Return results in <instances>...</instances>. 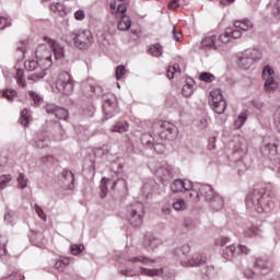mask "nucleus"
<instances>
[{
  "label": "nucleus",
  "instance_id": "c9c22d12",
  "mask_svg": "<svg viewBox=\"0 0 280 280\" xmlns=\"http://www.w3.org/2000/svg\"><path fill=\"white\" fill-rule=\"evenodd\" d=\"M70 261H71V258H63V259L57 260L55 264L56 270H58V272H65Z\"/></svg>",
  "mask_w": 280,
  "mask_h": 280
},
{
  "label": "nucleus",
  "instance_id": "2eb2a0df",
  "mask_svg": "<svg viewBox=\"0 0 280 280\" xmlns=\"http://www.w3.org/2000/svg\"><path fill=\"white\" fill-rule=\"evenodd\" d=\"M115 108H117V103L115 102V95L105 94L103 95V110L106 119L115 116Z\"/></svg>",
  "mask_w": 280,
  "mask_h": 280
},
{
  "label": "nucleus",
  "instance_id": "338daca9",
  "mask_svg": "<svg viewBox=\"0 0 280 280\" xmlns=\"http://www.w3.org/2000/svg\"><path fill=\"white\" fill-rule=\"evenodd\" d=\"M18 51L21 54L22 58H25V43H21L20 46H18Z\"/></svg>",
  "mask_w": 280,
  "mask_h": 280
},
{
  "label": "nucleus",
  "instance_id": "4468645a",
  "mask_svg": "<svg viewBox=\"0 0 280 280\" xmlns=\"http://www.w3.org/2000/svg\"><path fill=\"white\" fill-rule=\"evenodd\" d=\"M159 126H160V131H159L160 139L172 140L176 138V135L178 132V129L176 128V126H174L168 121H160Z\"/></svg>",
  "mask_w": 280,
  "mask_h": 280
},
{
  "label": "nucleus",
  "instance_id": "a878e982",
  "mask_svg": "<svg viewBox=\"0 0 280 280\" xmlns=\"http://www.w3.org/2000/svg\"><path fill=\"white\" fill-rule=\"evenodd\" d=\"M279 89V82L275 78L265 79L264 90L265 93H275Z\"/></svg>",
  "mask_w": 280,
  "mask_h": 280
},
{
  "label": "nucleus",
  "instance_id": "dca6fc26",
  "mask_svg": "<svg viewBox=\"0 0 280 280\" xmlns=\"http://www.w3.org/2000/svg\"><path fill=\"white\" fill-rule=\"evenodd\" d=\"M47 115H54L57 119L67 121L69 119V112L65 107H60L54 103H47L45 105Z\"/></svg>",
  "mask_w": 280,
  "mask_h": 280
},
{
  "label": "nucleus",
  "instance_id": "e433bc0d",
  "mask_svg": "<svg viewBox=\"0 0 280 280\" xmlns=\"http://www.w3.org/2000/svg\"><path fill=\"white\" fill-rule=\"evenodd\" d=\"M180 73V66L178 63H174L173 66H170L166 71V78L168 80H174V74Z\"/></svg>",
  "mask_w": 280,
  "mask_h": 280
},
{
  "label": "nucleus",
  "instance_id": "20e7f679",
  "mask_svg": "<svg viewBox=\"0 0 280 280\" xmlns=\"http://www.w3.org/2000/svg\"><path fill=\"white\" fill-rule=\"evenodd\" d=\"M199 192L202 198L209 202L210 209L212 211H222L224 209V199L213 191V187L208 184H203L199 187Z\"/></svg>",
  "mask_w": 280,
  "mask_h": 280
},
{
  "label": "nucleus",
  "instance_id": "cd10ccee",
  "mask_svg": "<svg viewBox=\"0 0 280 280\" xmlns=\"http://www.w3.org/2000/svg\"><path fill=\"white\" fill-rule=\"evenodd\" d=\"M237 246L235 245H230V246H226L224 249H223V257L224 259H226L228 261H231V259H233L234 257H237Z\"/></svg>",
  "mask_w": 280,
  "mask_h": 280
},
{
  "label": "nucleus",
  "instance_id": "ddd939ff",
  "mask_svg": "<svg viewBox=\"0 0 280 280\" xmlns=\"http://www.w3.org/2000/svg\"><path fill=\"white\" fill-rule=\"evenodd\" d=\"M278 145L279 139H277V137H265L262 141V147L260 148V152L267 158L277 156Z\"/></svg>",
  "mask_w": 280,
  "mask_h": 280
},
{
  "label": "nucleus",
  "instance_id": "3c124183",
  "mask_svg": "<svg viewBox=\"0 0 280 280\" xmlns=\"http://www.w3.org/2000/svg\"><path fill=\"white\" fill-rule=\"evenodd\" d=\"M271 14L273 18H276L278 21H280V0H277L271 9Z\"/></svg>",
  "mask_w": 280,
  "mask_h": 280
},
{
  "label": "nucleus",
  "instance_id": "c85d7f7f",
  "mask_svg": "<svg viewBox=\"0 0 280 280\" xmlns=\"http://www.w3.org/2000/svg\"><path fill=\"white\" fill-rule=\"evenodd\" d=\"M130 126L127 121H118L112 127V132H119V135H124V132H128Z\"/></svg>",
  "mask_w": 280,
  "mask_h": 280
},
{
  "label": "nucleus",
  "instance_id": "13d9d810",
  "mask_svg": "<svg viewBox=\"0 0 280 280\" xmlns=\"http://www.w3.org/2000/svg\"><path fill=\"white\" fill-rule=\"evenodd\" d=\"M236 253L237 255H248L250 253V248L246 245H237Z\"/></svg>",
  "mask_w": 280,
  "mask_h": 280
},
{
  "label": "nucleus",
  "instance_id": "4c0bfd02",
  "mask_svg": "<svg viewBox=\"0 0 280 280\" xmlns=\"http://www.w3.org/2000/svg\"><path fill=\"white\" fill-rule=\"evenodd\" d=\"M35 145L36 148H39V149L47 148L49 145V138L44 136H38L35 139Z\"/></svg>",
  "mask_w": 280,
  "mask_h": 280
},
{
  "label": "nucleus",
  "instance_id": "ea45409f",
  "mask_svg": "<svg viewBox=\"0 0 280 280\" xmlns=\"http://www.w3.org/2000/svg\"><path fill=\"white\" fill-rule=\"evenodd\" d=\"M70 253H71V255H74V257H78V255H82V253H84V245L72 244L70 246Z\"/></svg>",
  "mask_w": 280,
  "mask_h": 280
},
{
  "label": "nucleus",
  "instance_id": "49530a36",
  "mask_svg": "<svg viewBox=\"0 0 280 280\" xmlns=\"http://www.w3.org/2000/svg\"><path fill=\"white\" fill-rule=\"evenodd\" d=\"M261 75L264 80H267V78H273L275 69L267 65L262 68Z\"/></svg>",
  "mask_w": 280,
  "mask_h": 280
},
{
  "label": "nucleus",
  "instance_id": "4d7b16f0",
  "mask_svg": "<svg viewBox=\"0 0 280 280\" xmlns=\"http://www.w3.org/2000/svg\"><path fill=\"white\" fill-rule=\"evenodd\" d=\"M126 75V67L125 66H117L116 68V80H121Z\"/></svg>",
  "mask_w": 280,
  "mask_h": 280
},
{
  "label": "nucleus",
  "instance_id": "7c9ffc66",
  "mask_svg": "<svg viewBox=\"0 0 280 280\" xmlns=\"http://www.w3.org/2000/svg\"><path fill=\"white\" fill-rule=\"evenodd\" d=\"M244 235L245 237H259L261 235V229L252 225L245 230Z\"/></svg>",
  "mask_w": 280,
  "mask_h": 280
},
{
  "label": "nucleus",
  "instance_id": "603ef678",
  "mask_svg": "<svg viewBox=\"0 0 280 280\" xmlns=\"http://www.w3.org/2000/svg\"><path fill=\"white\" fill-rule=\"evenodd\" d=\"M35 213H37L38 218L43 220L44 222H47V214L45 213V210L38 206V203L34 205Z\"/></svg>",
  "mask_w": 280,
  "mask_h": 280
},
{
  "label": "nucleus",
  "instance_id": "79ce46f5",
  "mask_svg": "<svg viewBox=\"0 0 280 280\" xmlns=\"http://www.w3.org/2000/svg\"><path fill=\"white\" fill-rule=\"evenodd\" d=\"M173 209H175V211H185L187 209L185 199H176L173 203Z\"/></svg>",
  "mask_w": 280,
  "mask_h": 280
},
{
  "label": "nucleus",
  "instance_id": "473e14b6",
  "mask_svg": "<svg viewBox=\"0 0 280 280\" xmlns=\"http://www.w3.org/2000/svg\"><path fill=\"white\" fill-rule=\"evenodd\" d=\"M194 81L187 82L182 88V95L184 97H191L194 95Z\"/></svg>",
  "mask_w": 280,
  "mask_h": 280
},
{
  "label": "nucleus",
  "instance_id": "8fccbe9b",
  "mask_svg": "<svg viewBox=\"0 0 280 280\" xmlns=\"http://www.w3.org/2000/svg\"><path fill=\"white\" fill-rule=\"evenodd\" d=\"M199 80H201V82H213V80H215V75H213L210 72H201L199 74Z\"/></svg>",
  "mask_w": 280,
  "mask_h": 280
},
{
  "label": "nucleus",
  "instance_id": "72a5a7b5",
  "mask_svg": "<svg viewBox=\"0 0 280 280\" xmlns=\"http://www.w3.org/2000/svg\"><path fill=\"white\" fill-rule=\"evenodd\" d=\"M149 54L155 58H161L163 56V46L161 44H155L149 47Z\"/></svg>",
  "mask_w": 280,
  "mask_h": 280
},
{
  "label": "nucleus",
  "instance_id": "f3484780",
  "mask_svg": "<svg viewBox=\"0 0 280 280\" xmlns=\"http://www.w3.org/2000/svg\"><path fill=\"white\" fill-rule=\"evenodd\" d=\"M207 264V256L201 253H196L187 260H182L184 268H196L198 266H205Z\"/></svg>",
  "mask_w": 280,
  "mask_h": 280
},
{
  "label": "nucleus",
  "instance_id": "39448f33",
  "mask_svg": "<svg viewBox=\"0 0 280 280\" xmlns=\"http://www.w3.org/2000/svg\"><path fill=\"white\" fill-rule=\"evenodd\" d=\"M145 209L141 202H133L127 206L126 218L131 226L139 229L143 224Z\"/></svg>",
  "mask_w": 280,
  "mask_h": 280
},
{
  "label": "nucleus",
  "instance_id": "c756f323",
  "mask_svg": "<svg viewBox=\"0 0 280 280\" xmlns=\"http://www.w3.org/2000/svg\"><path fill=\"white\" fill-rule=\"evenodd\" d=\"M50 10L51 12H55V14H59V16H65L67 14V7L60 2L51 3Z\"/></svg>",
  "mask_w": 280,
  "mask_h": 280
},
{
  "label": "nucleus",
  "instance_id": "58836bf2",
  "mask_svg": "<svg viewBox=\"0 0 280 280\" xmlns=\"http://www.w3.org/2000/svg\"><path fill=\"white\" fill-rule=\"evenodd\" d=\"M28 95H30L31 100H33L34 106L38 107L43 104L44 100H43V96H40V94H38L34 91H30Z\"/></svg>",
  "mask_w": 280,
  "mask_h": 280
},
{
  "label": "nucleus",
  "instance_id": "1a4fd4ad",
  "mask_svg": "<svg viewBox=\"0 0 280 280\" xmlns=\"http://www.w3.org/2000/svg\"><path fill=\"white\" fill-rule=\"evenodd\" d=\"M112 10H117L116 11V16L117 19H120L118 22V30L120 32H128L130 30V26L132 25V21L130 20L129 16H126L127 8L125 3H112L110 4Z\"/></svg>",
  "mask_w": 280,
  "mask_h": 280
},
{
  "label": "nucleus",
  "instance_id": "864d4df0",
  "mask_svg": "<svg viewBox=\"0 0 280 280\" xmlns=\"http://www.w3.org/2000/svg\"><path fill=\"white\" fill-rule=\"evenodd\" d=\"M2 97L8 100L9 102L14 101V97H16V91L14 90H5L2 92Z\"/></svg>",
  "mask_w": 280,
  "mask_h": 280
},
{
  "label": "nucleus",
  "instance_id": "052dcab7",
  "mask_svg": "<svg viewBox=\"0 0 280 280\" xmlns=\"http://www.w3.org/2000/svg\"><path fill=\"white\" fill-rule=\"evenodd\" d=\"M74 19L77 21H84V19H86V13H84V10H78L74 12Z\"/></svg>",
  "mask_w": 280,
  "mask_h": 280
},
{
  "label": "nucleus",
  "instance_id": "5701e85b",
  "mask_svg": "<svg viewBox=\"0 0 280 280\" xmlns=\"http://www.w3.org/2000/svg\"><path fill=\"white\" fill-rule=\"evenodd\" d=\"M191 247L189 245H182L176 247L173 252V255L177 257L179 260L180 266H183V261H187V256L189 255Z\"/></svg>",
  "mask_w": 280,
  "mask_h": 280
},
{
  "label": "nucleus",
  "instance_id": "bb28decb",
  "mask_svg": "<svg viewBox=\"0 0 280 280\" xmlns=\"http://www.w3.org/2000/svg\"><path fill=\"white\" fill-rule=\"evenodd\" d=\"M254 266L257 270H270L272 262L268 258H257Z\"/></svg>",
  "mask_w": 280,
  "mask_h": 280
},
{
  "label": "nucleus",
  "instance_id": "9d476101",
  "mask_svg": "<svg viewBox=\"0 0 280 280\" xmlns=\"http://www.w3.org/2000/svg\"><path fill=\"white\" fill-rule=\"evenodd\" d=\"M141 143L144 148L149 150H154L158 154H163L165 152V143H163V138L161 140L156 139L151 133H143L141 136Z\"/></svg>",
  "mask_w": 280,
  "mask_h": 280
},
{
  "label": "nucleus",
  "instance_id": "a19ab883",
  "mask_svg": "<svg viewBox=\"0 0 280 280\" xmlns=\"http://www.w3.org/2000/svg\"><path fill=\"white\" fill-rule=\"evenodd\" d=\"M8 236L2 235L0 236V256L8 255Z\"/></svg>",
  "mask_w": 280,
  "mask_h": 280
},
{
  "label": "nucleus",
  "instance_id": "4be33fe9",
  "mask_svg": "<svg viewBox=\"0 0 280 280\" xmlns=\"http://www.w3.org/2000/svg\"><path fill=\"white\" fill-rule=\"evenodd\" d=\"M191 189V182L189 180H183V179H175L172 184H171V191H173V194H180V191H186Z\"/></svg>",
  "mask_w": 280,
  "mask_h": 280
},
{
  "label": "nucleus",
  "instance_id": "a18cd8bd",
  "mask_svg": "<svg viewBox=\"0 0 280 280\" xmlns=\"http://www.w3.org/2000/svg\"><path fill=\"white\" fill-rule=\"evenodd\" d=\"M30 117H32V115H30V110L27 108H24L22 110V114H21V124H22V126H24V127L28 126Z\"/></svg>",
  "mask_w": 280,
  "mask_h": 280
},
{
  "label": "nucleus",
  "instance_id": "37998d69",
  "mask_svg": "<svg viewBox=\"0 0 280 280\" xmlns=\"http://www.w3.org/2000/svg\"><path fill=\"white\" fill-rule=\"evenodd\" d=\"M61 178H63L66 183H70V185H73V182L75 180L73 173L68 170L61 172Z\"/></svg>",
  "mask_w": 280,
  "mask_h": 280
},
{
  "label": "nucleus",
  "instance_id": "69168bd1",
  "mask_svg": "<svg viewBox=\"0 0 280 280\" xmlns=\"http://www.w3.org/2000/svg\"><path fill=\"white\" fill-rule=\"evenodd\" d=\"M244 275H245L246 279H253V277H255L256 272L253 271L252 269H246L244 271Z\"/></svg>",
  "mask_w": 280,
  "mask_h": 280
},
{
  "label": "nucleus",
  "instance_id": "e2e57ef3",
  "mask_svg": "<svg viewBox=\"0 0 280 280\" xmlns=\"http://www.w3.org/2000/svg\"><path fill=\"white\" fill-rule=\"evenodd\" d=\"M4 222L7 224H12V222H14V214H12V212H8L4 214Z\"/></svg>",
  "mask_w": 280,
  "mask_h": 280
},
{
  "label": "nucleus",
  "instance_id": "f704fd0d",
  "mask_svg": "<svg viewBox=\"0 0 280 280\" xmlns=\"http://www.w3.org/2000/svg\"><path fill=\"white\" fill-rule=\"evenodd\" d=\"M186 191V198H189V200H192L194 202H198L200 200V190L194 189V185L191 184V188Z\"/></svg>",
  "mask_w": 280,
  "mask_h": 280
},
{
  "label": "nucleus",
  "instance_id": "393cba45",
  "mask_svg": "<svg viewBox=\"0 0 280 280\" xmlns=\"http://www.w3.org/2000/svg\"><path fill=\"white\" fill-rule=\"evenodd\" d=\"M244 154H246V148L236 147L233 153L229 156V160L232 163H237V165H243L242 159H244Z\"/></svg>",
  "mask_w": 280,
  "mask_h": 280
},
{
  "label": "nucleus",
  "instance_id": "bf43d9fd",
  "mask_svg": "<svg viewBox=\"0 0 280 280\" xmlns=\"http://www.w3.org/2000/svg\"><path fill=\"white\" fill-rule=\"evenodd\" d=\"M12 23L4 16H0V30H5V27H10Z\"/></svg>",
  "mask_w": 280,
  "mask_h": 280
},
{
  "label": "nucleus",
  "instance_id": "b1692460",
  "mask_svg": "<svg viewBox=\"0 0 280 280\" xmlns=\"http://www.w3.org/2000/svg\"><path fill=\"white\" fill-rule=\"evenodd\" d=\"M215 40H218V37L215 35L207 36L205 39L201 40L200 49H202L203 51H215V49H218Z\"/></svg>",
  "mask_w": 280,
  "mask_h": 280
},
{
  "label": "nucleus",
  "instance_id": "7ed1b4c3",
  "mask_svg": "<svg viewBox=\"0 0 280 280\" xmlns=\"http://www.w3.org/2000/svg\"><path fill=\"white\" fill-rule=\"evenodd\" d=\"M253 30V22L250 20H240L233 26L225 28L224 33L219 36L220 43L226 45L233 39L242 38V32Z\"/></svg>",
  "mask_w": 280,
  "mask_h": 280
},
{
  "label": "nucleus",
  "instance_id": "0eeeda50",
  "mask_svg": "<svg viewBox=\"0 0 280 280\" xmlns=\"http://www.w3.org/2000/svg\"><path fill=\"white\" fill-rule=\"evenodd\" d=\"M261 59V51L256 48H248L245 49L243 52L238 55V67L240 69H244L245 71H248L249 67H253V62L255 60Z\"/></svg>",
  "mask_w": 280,
  "mask_h": 280
},
{
  "label": "nucleus",
  "instance_id": "423d86ee",
  "mask_svg": "<svg viewBox=\"0 0 280 280\" xmlns=\"http://www.w3.org/2000/svg\"><path fill=\"white\" fill-rule=\"evenodd\" d=\"M74 47L77 49H89L93 45V34L89 30H78L70 33Z\"/></svg>",
  "mask_w": 280,
  "mask_h": 280
},
{
  "label": "nucleus",
  "instance_id": "0e129e2a",
  "mask_svg": "<svg viewBox=\"0 0 280 280\" xmlns=\"http://www.w3.org/2000/svg\"><path fill=\"white\" fill-rule=\"evenodd\" d=\"M108 153V150L104 149V148H96L94 150V154L96 156H104V154H107Z\"/></svg>",
  "mask_w": 280,
  "mask_h": 280
},
{
  "label": "nucleus",
  "instance_id": "a211bd4d",
  "mask_svg": "<svg viewBox=\"0 0 280 280\" xmlns=\"http://www.w3.org/2000/svg\"><path fill=\"white\" fill-rule=\"evenodd\" d=\"M140 273L144 275L147 277H161V275H164L167 279H174L176 277V273L174 270H165L162 269H148V268H140Z\"/></svg>",
  "mask_w": 280,
  "mask_h": 280
},
{
  "label": "nucleus",
  "instance_id": "6e6d98bb",
  "mask_svg": "<svg viewBox=\"0 0 280 280\" xmlns=\"http://www.w3.org/2000/svg\"><path fill=\"white\" fill-rule=\"evenodd\" d=\"M18 184L20 185V189H25V187H27V178H25V174H19Z\"/></svg>",
  "mask_w": 280,
  "mask_h": 280
},
{
  "label": "nucleus",
  "instance_id": "6ab92c4d",
  "mask_svg": "<svg viewBox=\"0 0 280 280\" xmlns=\"http://www.w3.org/2000/svg\"><path fill=\"white\" fill-rule=\"evenodd\" d=\"M163 242L161 238L154 236L153 234H147L144 235L143 240V246L148 253H154L156 250V247L161 246Z\"/></svg>",
  "mask_w": 280,
  "mask_h": 280
},
{
  "label": "nucleus",
  "instance_id": "6e6552de",
  "mask_svg": "<svg viewBox=\"0 0 280 280\" xmlns=\"http://www.w3.org/2000/svg\"><path fill=\"white\" fill-rule=\"evenodd\" d=\"M74 86L75 81L69 72L62 71L59 73L56 81V89L59 91V93H62V95H71V93H73Z\"/></svg>",
  "mask_w": 280,
  "mask_h": 280
},
{
  "label": "nucleus",
  "instance_id": "5fc2aeb1",
  "mask_svg": "<svg viewBox=\"0 0 280 280\" xmlns=\"http://www.w3.org/2000/svg\"><path fill=\"white\" fill-rule=\"evenodd\" d=\"M246 119H247V116H246V113H242L237 119L235 120L234 125L236 128H242V126H244V124H246Z\"/></svg>",
  "mask_w": 280,
  "mask_h": 280
},
{
  "label": "nucleus",
  "instance_id": "774afa93",
  "mask_svg": "<svg viewBox=\"0 0 280 280\" xmlns=\"http://www.w3.org/2000/svg\"><path fill=\"white\" fill-rule=\"evenodd\" d=\"M272 171L280 174V160H275V165L272 166Z\"/></svg>",
  "mask_w": 280,
  "mask_h": 280
},
{
  "label": "nucleus",
  "instance_id": "f257e3e1",
  "mask_svg": "<svg viewBox=\"0 0 280 280\" xmlns=\"http://www.w3.org/2000/svg\"><path fill=\"white\" fill-rule=\"evenodd\" d=\"M247 209H254L257 213H270L275 209V201L266 194V189H254L246 199Z\"/></svg>",
  "mask_w": 280,
  "mask_h": 280
},
{
  "label": "nucleus",
  "instance_id": "09e8293b",
  "mask_svg": "<svg viewBox=\"0 0 280 280\" xmlns=\"http://www.w3.org/2000/svg\"><path fill=\"white\" fill-rule=\"evenodd\" d=\"M24 71L23 69H18L16 70V82L20 86H27V83L25 82V78H23Z\"/></svg>",
  "mask_w": 280,
  "mask_h": 280
},
{
  "label": "nucleus",
  "instance_id": "412c9836",
  "mask_svg": "<svg viewBox=\"0 0 280 280\" xmlns=\"http://www.w3.org/2000/svg\"><path fill=\"white\" fill-rule=\"evenodd\" d=\"M110 187L112 191H115L117 187V182L103 177L101 180V186H100V197L101 198H106L108 194V188Z\"/></svg>",
  "mask_w": 280,
  "mask_h": 280
},
{
  "label": "nucleus",
  "instance_id": "680f3d73",
  "mask_svg": "<svg viewBox=\"0 0 280 280\" xmlns=\"http://www.w3.org/2000/svg\"><path fill=\"white\" fill-rule=\"evenodd\" d=\"M180 0H171L168 3V9L170 10H178L180 8Z\"/></svg>",
  "mask_w": 280,
  "mask_h": 280
},
{
  "label": "nucleus",
  "instance_id": "de8ad7c7",
  "mask_svg": "<svg viewBox=\"0 0 280 280\" xmlns=\"http://www.w3.org/2000/svg\"><path fill=\"white\" fill-rule=\"evenodd\" d=\"M12 180V175L4 174L0 176V189H5L8 184Z\"/></svg>",
  "mask_w": 280,
  "mask_h": 280
},
{
  "label": "nucleus",
  "instance_id": "c03bdc74",
  "mask_svg": "<svg viewBox=\"0 0 280 280\" xmlns=\"http://www.w3.org/2000/svg\"><path fill=\"white\" fill-rule=\"evenodd\" d=\"M83 117H93L95 115V106L93 104H89L88 106L82 108Z\"/></svg>",
  "mask_w": 280,
  "mask_h": 280
},
{
  "label": "nucleus",
  "instance_id": "f8f14e48",
  "mask_svg": "<svg viewBox=\"0 0 280 280\" xmlns=\"http://www.w3.org/2000/svg\"><path fill=\"white\" fill-rule=\"evenodd\" d=\"M154 174L163 184L170 183L174 178V166L166 162H161L158 164Z\"/></svg>",
  "mask_w": 280,
  "mask_h": 280
},
{
  "label": "nucleus",
  "instance_id": "aec40b11",
  "mask_svg": "<svg viewBox=\"0 0 280 280\" xmlns=\"http://www.w3.org/2000/svg\"><path fill=\"white\" fill-rule=\"evenodd\" d=\"M44 42L49 45L50 50L54 52L56 60H62L65 58V49L56 43V40L45 36Z\"/></svg>",
  "mask_w": 280,
  "mask_h": 280
},
{
  "label": "nucleus",
  "instance_id": "2f4dec72",
  "mask_svg": "<svg viewBox=\"0 0 280 280\" xmlns=\"http://www.w3.org/2000/svg\"><path fill=\"white\" fill-rule=\"evenodd\" d=\"M129 261L131 262V264H144V266H149V264H154V259H150V258H148V257H145V256H136V257H131L130 259H129Z\"/></svg>",
  "mask_w": 280,
  "mask_h": 280
},
{
  "label": "nucleus",
  "instance_id": "9b49d317",
  "mask_svg": "<svg viewBox=\"0 0 280 280\" xmlns=\"http://www.w3.org/2000/svg\"><path fill=\"white\" fill-rule=\"evenodd\" d=\"M210 106L214 113L222 115L226 110V101L222 96V90H213L210 92Z\"/></svg>",
  "mask_w": 280,
  "mask_h": 280
},
{
  "label": "nucleus",
  "instance_id": "f03ea898",
  "mask_svg": "<svg viewBox=\"0 0 280 280\" xmlns=\"http://www.w3.org/2000/svg\"><path fill=\"white\" fill-rule=\"evenodd\" d=\"M54 65L51 60V52L48 51L43 58L32 59L24 62L26 71H30L31 74L27 77V80L32 82H38L47 75L46 71Z\"/></svg>",
  "mask_w": 280,
  "mask_h": 280
}]
</instances>
